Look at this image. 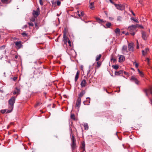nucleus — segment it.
Returning a JSON list of instances; mask_svg holds the SVG:
<instances>
[{"label": "nucleus", "instance_id": "49530a36", "mask_svg": "<svg viewBox=\"0 0 152 152\" xmlns=\"http://www.w3.org/2000/svg\"><path fill=\"white\" fill-rule=\"evenodd\" d=\"M61 4V2L59 1H58L57 2V4L58 6H59Z\"/></svg>", "mask_w": 152, "mask_h": 152}, {"label": "nucleus", "instance_id": "e433bc0d", "mask_svg": "<svg viewBox=\"0 0 152 152\" xmlns=\"http://www.w3.org/2000/svg\"><path fill=\"white\" fill-rule=\"evenodd\" d=\"M75 115L74 114H71V118H72V119H73L74 120L75 119Z\"/></svg>", "mask_w": 152, "mask_h": 152}, {"label": "nucleus", "instance_id": "6e6d98bb", "mask_svg": "<svg viewBox=\"0 0 152 152\" xmlns=\"http://www.w3.org/2000/svg\"><path fill=\"white\" fill-rule=\"evenodd\" d=\"M58 39H59V38H57L56 39V42H58Z\"/></svg>", "mask_w": 152, "mask_h": 152}, {"label": "nucleus", "instance_id": "9b49d317", "mask_svg": "<svg viewBox=\"0 0 152 152\" xmlns=\"http://www.w3.org/2000/svg\"><path fill=\"white\" fill-rule=\"evenodd\" d=\"M80 148L82 149L83 151H85V143L84 141H83L81 143Z\"/></svg>", "mask_w": 152, "mask_h": 152}, {"label": "nucleus", "instance_id": "20e7f679", "mask_svg": "<svg viewBox=\"0 0 152 152\" xmlns=\"http://www.w3.org/2000/svg\"><path fill=\"white\" fill-rule=\"evenodd\" d=\"M139 25L136 24V25H132L128 27V29L129 31H132L135 30L136 28L138 27Z\"/></svg>", "mask_w": 152, "mask_h": 152}, {"label": "nucleus", "instance_id": "ddd939ff", "mask_svg": "<svg viewBox=\"0 0 152 152\" xmlns=\"http://www.w3.org/2000/svg\"><path fill=\"white\" fill-rule=\"evenodd\" d=\"M87 84V82L85 80H83L81 83L80 85L82 87H85Z\"/></svg>", "mask_w": 152, "mask_h": 152}, {"label": "nucleus", "instance_id": "69168bd1", "mask_svg": "<svg viewBox=\"0 0 152 152\" xmlns=\"http://www.w3.org/2000/svg\"><path fill=\"white\" fill-rule=\"evenodd\" d=\"M10 127V125H8V126H7V129H8V128Z\"/></svg>", "mask_w": 152, "mask_h": 152}, {"label": "nucleus", "instance_id": "603ef678", "mask_svg": "<svg viewBox=\"0 0 152 152\" xmlns=\"http://www.w3.org/2000/svg\"><path fill=\"white\" fill-rule=\"evenodd\" d=\"M110 2H111V3L112 4H114V2H113V1H112V0H109Z\"/></svg>", "mask_w": 152, "mask_h": 152}, {"label": "nucleus", "instance_id": "864d4df0", "mask_svg": "<svg viewBox=\"0 0 152 152\" xmlns=\"http://www.w3.org/2000/svg\"><path fill=\"white\" fill-rule=\"evenodd\" d=\"M139 48V45H137V48L138 49Z\"/></svg>", "mask_w": 152, "mask_h": 152}, {"label": "nucleus", "instance_id": "5701e85b", "mask_svg": "<svg viewBox=\"0 0 152 152\" xmlns=\"http://www.w3.org/2000/svg\"><path fill=\"white\" fill-rule=\"evenodd\" d=\"M139 72V73L140 74V75L141 77H143L144 75V74L142 72V71H140V70L138 69L137 70Z\"/></svg>", "mask_w": 152, "mask_h": 152}, {"label": "nucleus", "instance_id": "aec40b11", "mask_svg": "<svg viewBox=\"0 0 152 152\" xmlns=\"http://www.w3.org/2000/svg\"><path fill=\"white\" fill-rule=\"evenodd\" d=\"M94 2H90L89 7L90 9H93L94 8Z\"/></svg>", "mask_w": 152, "mask_h": 152}, {"label": "nucleus", "instance_id": "4be33fe9", "mask_svg": "<svg viewBox=\"0 0 152 152\" xmlns=\"http://www.w3.org/2000/svg\"><path fill=\"white\" fill-rule=\"evenodd\" d=\"M96 19L97 21L99 23H102L103 22V20H101L99 18H96Z\"/></svg>", "mask_w": 152, "mask_h": 152}, {"label": "nucleus", "instance_id": "f257e3e1", "mask_svg": "<svg viewBox=\"0 0 152 152\" xmlns=\"http://www.w3.org/2000/svg\"><path fill=\"white\" fill-rule=\"evenodd\" d=\"M15 98L14 96H12L10 99L9 103V110L7 111V113H10L14 107V104L15 102Z\"/></svg>", "mask_w": 152, "mask_h": 152}, {"label": "nucleus", "instance_id": "37998d69", "mask_svg": "<svg viewBox=\"0 0 152 152\" xmlns=\"http://www.w3.org/2000/svg\"><path fill=\"white\" fill-rule=\"evenodd\" d=\"M6 111L5 110H1V112L2 113H4Z\"/></svg>", "mask_w": 152, "mask_h": 152}, {"label": "nucleus", "instance_id": "c9c22d12", "mask_svg": "<svg viewBox=\"0 0 152 152\" xmlns=\"http://www.w3.org/2000/svg\"><path fill=\"white\" fill-rule=\"evenodd\" d=\"M111 60L112 61H113V62H114L116 61V59L115 58H113V56H112L111 58Z\"/></svg>", "mask_w": 152, "mask_h": 152}, {"label": "nucleus", "instance_id": "39448f33", "mask_svg": "<svg viewBox=\"0 0 152 152\" xmlns=\"http://www.w3.org/2000/svg\"><path fill=\"white\" fill-rule=\"evenodd\" d=\"M134 45L133 43H130L128 45V50L129 51H133L134 50Z\"/></svg>", "mask_w": 152, "mask_h": 152}, {"label": "nucleus", "instance_id": "6ab92c4d", "mask_svg": "<svg viewBox=\"0 0 152 152\" xmlns=\"http://www.w3.org/2000/svg\"><path fill=\"white\" fill-rule=\"evenodd\" d=\"M85 93V91L84 90H82L79 95L78 97H80V98H81L84 95Z\"/></svg>", "mask_w": 152, "mask_h": 152}, {"label": "nucleus", "instance_id": "0e129e2a", "mask_svg": "<svg viewBox=\"0 0 152 152\" xmlns=\"http://www.w3.org/2000/svg\"><path fill=\"white\" fill-rule=\"evenodd\" d=\"M5 52H6V51H5V50L4 51H3V53L4 54H5Z\"/></svg>", "mask_w": 152, "mask_h": 152}, {"label": "nucleus", "instance_id": "774afa93", "mask_svg": "<svg viewBox=\"0 0 152 152\" xmlns=\"http://www.w3.org/2000/svg\"><path fill=\"white\" fill-rule=\"evenodd\" d=\"M64 97H66V95H64Z\"/></svg>", "mask_w": 152, "mask_h": 152}, {"label": "nucleus", "instance_id": "7c9ffc66", "mask_svg": "<svg viewBox=\"0 0 152 152\" xmlns=\"http://www.w3.org/2000/svg\"><path fill=\"white\" fill-rule=\"evenodd\" d=\"M115 32L116 33H119L120 32V29L118 28H116L115 30Z\"/></svg>", "mask_w": 152, "mask_h": 152}, {"label": "nucleus", "instance_id": "5fc2aeb1", "mask_svg": "<svg viewBox=\"0 0 152 152\" xmlns=\"http://www.w3.org/2000/svg\"><path fill=\"white\" fill-rule=\"evenodd\" d=\"M132 12L133 15L135 16V14L132 11Z\"/></svg>", "mask_w": 152, "mask_h": 152}, {"label": "nucleus", "instance_id": "9d476101", "mask_svg": "<svg viewBox=\"0 0 152 152\" xmlns=\"http://www.w3.org/2000/svg\"><path fill=\"white\" fill-rule=\"evenodd\" d=\"M122 50L123 54H124L125 53H127L128 52L127 50V47L126 45L123 46Z\"/></svg>", "mask_w": 152, "mask_h": 152}, {"label": "nucleus", "instance_id": "680f3d73", "mask_svg": "<svg viewBox=\"0 0 152 152\" xmlns=\"http://www.w3.org/2000/svg\"><path fill=\"white\" fill-rule=\"evenodd\" d=\"M129 33L127 32V33H126L125 34H126V35H129Z\"/></svg>", "mask_w": 152, "mask_h": 152}, {"label": "nucleus", "instance_id": "de8ad7c7", "mask_svg": "<svg viewBox=\"0 0 152 152\" xmlns=\"http://www.w3.org/2000/svg\"><path fill=\"white\" fill-rule=\"evenodd\" d=\"M146 61L148 62V64H149V59L148 58H147L146 59Z\"/></svg>", "mask_w": 152, "mask_h": 152}, {"label": "nucleus", "instance_id": "338daca9", "mask_svg": "<svg viewBox=\"0 0 152 152\" xmlns=\"http://www.w3.org/2000/svg\"><path fill=\"white\" fill-rule=\"evenodd\" d=\"M85 102H86V101H85L83 102V103H84V104L85 105H86V104H85Z\"/></svg>", "mask_w": 152, "mask_h": 152}, {"label": "nucleus", "instance_id": "052dcab7", "mask_svg": "<svg viewBox=\"0 0 152 152\" xmlns=\"http://www.w3.org/2000/svg\"><path fill=\"white\" fill-rule=\"evenodd\" d=\"M124 73L126 75H127V73L125 71L124 72Z\"/></svg>", "mask_w": 152, "mask_h": 152}, {"label": "nucleus", "instance_id": "a878e982", "mask_svg": "<svg viewBox=\"0 0 152 152\" xmlns=\"http://www.w3.org/2000/svg\"><path fill=\"white\" fill-rule=\"evenodd\" d=\"M77 15L79 17L83 16L84 15V13L83 11H82L80 13H78Z\"/></svg>", "mask_w": 152, "mask_h": 152}, {"label": "nucleus", "instance_id": "dca6fc26", "mask_svg": "<svg viewBox=\"0 0 152 152\" xmlns=\"http://www.w3.org/2000/svg\"><path fill=\"white\" fill-rule=\"evenodd\" d=\"M142 37L144 40H146L147 39V36L145 32H142Z\"/></svg>", "mask_w": 152, "mask_h": 152}, {"label": "nucleus", "instance_id": "473e14b6", "mask_svg": "<svg viewBox=\"0 0 152 152\" xmlns=\"http://www.w3.org/2000/svg\"><path fill=\"white\" fill-rule=\"evenodd\" d=\"M131 19L132 20L134 21L136 23H139L138 20L137 19H134V18H131Z\"/></svg>", "mask_w": 152, "mask_h": 152}, {"label": "nucleus", "instance_id": "09e8293b", "mask_svg": "<svg viewBox=\"0 0 152 152\" xmlns=\"http://www.w3.org/2000/svg\"><path fill=\"white\" fill-rule=\"evenodd\" d=\"M17 77H13V80L14 81H15V80H17Z\"/></svg>", "mask_w": 152, "mask_h": 152}, {"label": "nucleus", "instance_id": "bf43d9fd", "mask_svg": "<svg viewBox=\"0 0 152 152\" xmlns=\"http://www.w3.org/2000/svg\"><path fill=\"white\" fill-rule=\"evenodd\" d=\"M18 56H15V58L16 59H17L18 58Z\"/></svg>", "mask_w": 152, "mask_h": 152}, {"label": "nucleus", "instance_id": "c03bdc74", "mask_svg": "<svg viewBox=\"0 0 152 152\" xmlns=\"http://www.w3.org/2000/svg\"><path fill=\"white\" fill-rule=\"evenodd\" d=\"M67 42L69 44V46H71V42L69 40V39H68Z\"/></svg>", "mask_w": 152, "mask_h": 152}, {"label": "nucleus", "instance_id": "2eb2a0df", "mask_svg": "<svg viewBox=\"0 0 152 152\" xmlns=\"http://www.w3.org/2000/svg\"><path fill=\"white\" fill-rule=\"evenodd\" d=\"M125 60V57L123 55H120L119 58V62H121L122 61H124Z\"/></svg>", "mask_w": 152, "mask_h": 152}, {"label": "nucleus", "instance_id": "412c9836", "mask_svg": "<svg viewBox=\"0 0 152 152\" xmlns=\"http://www.w3.org/2000/svg\"><path fill=\"white\" fill-rule=\"evenodd\" d=\"M79 72L77 71L76 74L75 79V82H76L78 78L79 77Z\"/></svg>", "mask_w": 152, "mask_h": 152}, {"label": "nucleus", "instance_id": "cd10ccee", "mask_svg": "<svg viewBox=\"0 0 152 152\" xmlns=\"http://www.w3.org/2000/svg\"><path fill=\"white\" fill-rule=\"evenodd\" d=\"M112 67H113V68L115 69H117L119 68L118 66V65H113L112 66Z\"/></svg>", "mask_w": 152, "mask_h": 152}, {"label": "nucleus", "instance_id": "2f4dec72", "mask_svg": "<svg viewBox=\"0 0 152 152\" xmlns=\"http://www.w3.org/2000/svg\"><path fill=\"white\" fill-rule=\"evenodd\" d=\"M101 64V63L100 61H98L97 62V67H99Z\"/></svg>", "mask_w": 152, "mask_h": 152}, {"label": "nucleus", "instance_id": "4c0bfd02", "mask_svg": "<svg viewBox=\"0 0 152 152\" xmlns=\"http://www.w3.org/2000/svg\"><path fill=\"white\" fill-rule=\"evenodd\" d=\"M41 104L42 103H40L39 102H37V104L35 105V107H36L38 106H40Z\"/></svg>", "mask_w": 152, "mask_h": 152}, {"label": "nucleus", "instance_id": "f704fd0d", "mask_svg": "<svg viewBox=\"0 0 152 152\" xmlns=\"http://www.w3.org/2000/svg\"><path fill=\"white\" fill-rule=\"evenodd\" d=\"M2 2L4 4H7L8 1V0H1Z\"/></svg>", "mask_w": 152, "mask_h": 152}, {"label": "nucleus", "instance_id": "e2e57ef3", "mask_svg": "<svg viewBox=\"0 0 152 152\" xmlns=\"http://www.w3.org/2000/svg\"><path fill=\"white\" fill-rule=\"evenodd\" d=\"M140 27L141 28H143V27L142 26L139 25L138 27Z\"/></svg>", "mask_w": 152, "mask_h": 152}, {"label": "nucleus", "instance_id": "79ce46f5", "mask_svg": "<svg viewBox=\"0 0 152 152\" xmlns=\"http://www.w3.org/2000/svg\"><path fill=\"white\" fill-rule=\"evenodd\" d=\"M39 4L41 6H42L43 5L42 0H39Z\"/></svg>", "mask_w": 152, "mask_h": 152}, {"label": "nucleus", "instance_id": "c85d7f7f", "mask_svg": "<svg viewBox=\"0 0 152 152\" xmlns=\"http://www.w3.org/2000/svg\"><path fill=\"white\" fill-rule=\"evenodd\" d=\"M84 126L85 130H87L88 129V126L87 124H85Z\"/></svg>", "mask_w": 152, "mask_h": 152}, {"label": "nucleus", "instance_id": "c756f323", "mask_svg": "<svg viewBox=\"0 0 152 152\" xmlns=\"http://www.w3.org/2000/svg\"><path fill=\"white\" fill-rule=\"evenodd\" d=\"M111 24L110 22H108L106 24V26L108 28L110 27V26H111Z\"/></svg>", "mask_w": 152, "mask_h": 152}, {"label": "nucleus", "instance_id": "f3484780", "mask_svg": "<svg viewBox=\"0 0 152 152\" xmlns=\"http://www.w3.org/2000/svg\"><path fill=\"white\" fill-rule=\"evenodd\" d=\"M15 90L13 92V94L14 95L15 94H18L20 93V90L18 89L17 87L15 88Z\"/></svg>", "mask_w": 152, "mask_h": 152}, {"label": "nucleus", "instance_id": "13d9d810", "mask_svg": "<svg viewBox=\"0 0 152 152\" xmlns=\"http://www.w3.org/2000/svg\"><path fill=\"white\" fill-rule=\"evenodd\" d=\"M137 45H139L138 42V41L137 40Z\"/></svg>", "mask_w": 152, "mask_h": 152}, {"label": "nucleus", "instance_id": "f8f14e48", "mask_svg": "<svg viewBox=\"0 0 152 152\" xmlns=\"http://www.w3.org/2000/svg\"><path fill=\"white\" fill-rule=\"evenodd\" d=\"M149 49L148 48H145V50H142V55L144 56L146 55Z\"/></svg>", "mask_w": 152, "mask_h": 152}, {"label": "nucleus", "instance_id": "3c124183", "mask_svg": "<svg viewBox=\"0 0 152 152\" xmlns=\"http://www.w3.org/2000/svg\"><path fill=\"white\" fill-rule=\"evenodd\" d=\"M35 27H37V28H38V24L37 23H35Z\"/></svg>", "mask_w": 152, "mask_h": 152}, {"label": "nucleus", "instance_id": "a211bd4d", "mask_svg": "<svg viewBox=\"0 0 152 152\" xmlns=\"http://www.w3.org/2000/svg\"><path fill=\"white\" fill-rule=\"evenodd\" d=\"M123 71L120 70L119 71H116L115 72V74L116 75H119L122 74L123 73Z\"/></svg>", "mask_w": 152, "mask_h": 152}, {"label": "nucleus", "instance_id": "0eeeda50", "mask_svg": "<svg viewBox=\"0 0 152 152\" xmlns=\"http://www.w3.org/2000/svg\"><path fill=\"white\" fill-rule=\"evenodd\" d=\"M14 43L15 44V47L18 49H20L22 46L21 41L15 42H14Z\"/></svg>", "mask_w": 152, "mask_h": 152}, {"label": "nucleus", "instance_id": "f03ea898", "mask_svg": "<svg viewBox=\"0 0 152 152\" xmlns=\"http://www.w3.org/2000/svg\"><path fill=\"white\" fill-rule=\"evenodd\" d=\"M113 4H114L115 7L118 10H124L125 9V7L126 5L125 4H116L115 3Z\"/></svg>", "mask_w": 152, "mask_h": 152}, {"label": "nucleus", "instance_id": "8fccbe9b", "mask_svg": "<svg viewBox=\"0 0 152 152\" xmlns=\"http://www.w3.org/2000/svg\"><path fill=\"white\" fill-rule=\"evenodd\" d=\"M129 34L132 35H134L135 34V33L134 32H132L130 33Z\"/></svg>", "mask_w": 152, "mask_h": 152}, {"label": "nucleus", "instance_id": "b1692460", "mask_svg": "<svg viewBox=\"0 0 152 152\" xmlns=\"http://www.w3.org/2000/svg\"><path fill=\"white\" fill-rule=\"evenodd\" d=\"M102 57V55L101 54H99L98 55H97L96 57V61H99L101 58Z\"/></svg>", "mask_w": 152, "mask_h": 152}, {"label": "nucleus", "instance_id": "4468645a", "mask_svg": "<svg viewBox=\"0 0 152 152\" xmlns=\"http://www.w3.org/2000/svg\"><path fill=\"white\" fill-rule=\"evenodd\" d=\"M131 80L134 82L136 84H138L139 81L138 80L137 78L135 77L134 76H132L131 77Z\"/></svg>", "mask_w": 152, "mask_h": 152}, {"label": "nucleus", "instance_id": "423d86ee", "mask_svg": "<svg viewBox=\"0 0 152 152\" xmlns=\"http://www.w3.org/2000/svg\"><path fill=\"white\" fill-rule=\"evenodd\" d=\"M39 8L38 7L36 10H34L33 12V15L34 17H37L40 14Z\"/></svg>", "mask_w": 152, "mask_h": 152}, {"label": "nucleus", "instance_id": "7ed1b4c3", "mask_svg": "<svg viewBox=\"0 0 152 152\" xmlns=\"http://www.w3.org/2000/svg\"><path fill=\"white\" fill-rule=\"evenodd\" d=\"M72 143L71 144V148H72V151L73 150L76 148V140L75 137L74 136L72 135Z\"/></svg>", "mask_w": 152, "mask_h": 152}, {"label": "nucleus", "instance_id": "72a5a7b5", "mask_svg": "<svg viewBox=\"0 0 152 152\" xmlns=\"http://www.w3.org/2000/svg\"><path fill=\"white\" fill-rule=\"evenodd\" d=\"M5 45H3L0 48V50H4L5 49Z\"/></svg>", "mask_w": 152, "mask_h": 152}, {"label": "nucleus", "instance_id": "1a4fd4ad", "mask_svg": "<svg viewBox=\"0 0 152 152\" xmlns=\"http://www.w3.org/2000/svg\"><path fill=\"white\" fill-rule=\"evenodd\" d=\"M63 41L64 44H66L67 42V39H68V37L66 36V33L65 32L63 34Z\"/></svg>", "mask_w": 152, "mask_h": 152}, {"label": "nucleus", "instance_id": "58836bf2", "mask_svg": "<svg viewBox=\"0 0 152 152\" xmlns=\"http://www.w3.org/2000/svg\"><path fill=\"white\" fill-rule=\"evenodd\" d=\"M21 34L23 35V37L27 36V34L25 32L22 33Z\"/></svg>", "mask_w": 152, "mask_h": 152}, {"label": "nucleus", "instance_id": "6e6552de", "mask_svg": "<svg viewBox=\"0 0 152 152\" xmlns=\"http://www.w3.org/2000/svg\"><path fill=\"white\" fill-rule=\"evenodd\" d=\"M81 103V98H80V97H78L76 101V107H78V108L79 109L80 107Z\"/></svg>", "mask_w": 152, "mask_h": 152}, {"label": "nucleus", "instance_id": "bb28decb", "mask_svg": "<svg viewBox=\"0 0 152 152\" xmlns=\"http://www.w3.org/2000/svg\"><path fill=\"white\" fill-rule=\"evenodd\" d=\"M152 89V87H151L150 89H148V90H146V92L147 93H150L151 94H152V90H151Z\"/></svg>", "mask_w": 152, "mask_h": 152}, {"label": "nucleus", "instance_id": "ea45409f", "mask_svg": "<svg viewBox=\"0 0 152 152\" xmlns=\"http://www.w3.org/2000/svg\"><path fill=\"white\" fill-rule=\"evenodd\" d=\"M28 23L29 25L30 26H34V24L32 23L31 22H28Z\"/></svg>", "mask_w": 152, "mask_h": 152}, {"label": "nucleus", "instance_id": "a18cd8bd", "mask_svg": "<svg viewBox=\"0 0 152 152\" xmlns=\"http://www.w3.org/2000/svg\"><path fill=\"white\" fill-rule=\"evenodd\" d=\"M134 64H135V66L136 68H138V64L136 62H134Z\"/></svg>", "mask_w": 152, "mask_h": 152}, {"label": "nucleus", "instance_id": "4d7b16f0", "mask_svg": "<svg viewBox=\"0 0 152 152\" xmlns=\"http://www.w3.org/2000/svg\"><path fill=\"white\" fill-rule=\"evenodd\" d=\"M14 124V123L12 122H11L10 123V125H13Z\"/></svg>", "mask_w": 152, "mask_h": 152}, {"label": "nucleus", "instance_id": "393cba45", "mask_svg": "<svg viewBox=\"0 0 152 152\" xmlns=\"http://www.w3.org/2000/svg\"><path fill=\"white\" fill-rule=\"evenodd\" d=\"M122 19V17L121 16H119L117 17V20L119 21H121Z\"/></svg>", "mask_w": 152, "mask_h": 152}, {"label": "nucleus", "instance_id": "a19ab883", "mask_svg": "<svg viewBox=\"0 0 152 152\" xmlns=\"http://www.w3.org/2000/svg\"><path fill=\"white\" fill-rule=\"evenodd\" d=\"M35 18L32 17L31 19L30 20L32 22H34L35 21Z\"/></svg>", "mask_w": 152, "mask_h": 152}]
</instances>
